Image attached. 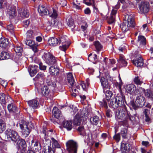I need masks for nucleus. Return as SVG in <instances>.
<instances>
[{
  "label": "nucleus",
  "mask_w": 153,
  "mask_h": 153,
  "mask_svg": "<svg viewBox=\"0 0 153 153\" xmlns=\"http://www.w3.org/2000/svg\"><path fill=\"white\" fill-rule=\"evenodd\" d=\"M119 88L120 90V93L117 94L115 97L112 98L110 101V103H109V107L114 109L122 106L124 107L126 104H127L125 95L121 90V86L120 83Z\"/></svg>",
  "instance_id": "nucleus-1"
},
{
  "label": "nucleus",
  "mask_w": 153,
  "mask_h": 153,
  "mask_svg": "<svg viewBox=\"0 0 153 153\" xmlns=\"http://www.w3.org/2000/svg\"><path fill=\"white\" fill-rule=\"evenodd\" d=\"M123 22L120 25L123 32L125 33L130 28L134 27L135 26L134 19L132 15L127 14L123 17Z\"/></svg>",
  "instance_id": "nucleus-2"
},
{
  "label": "nucleus",
  "mask_w": 153,
  "mask_h": 153,
  "mask_svg": "<svg viewBox=\"0 0 153 153\" xmlns=\"http://www.w3.org/2000/svg\"><path fill=\"white\" fill-rule=\"evenodd\" d=\"M146 102L145 97L140 95L137 96L135 102L133 100H131L129 104L134 109L136 110L139 108H141L144 106Z\"/></svg>",
  "instance_id": "nucleus-3"
},
{
  "label": "nucleus",
  "mask_w": 153,
  "mask_h": 153,
  "mask_svg": "<svg viewBox=\"0 0 153 153\" xmlns=\"http://www.w3.org/2000/svg\"><path fill=\"white\" fill-rule=\"evenodd\" d=\"M115 116L116 118L123 121H133L134 119V117L131 116L126 111L123 109L117 111L116 113Z\"/></svg>",
  "instance_id": "nucleus-4"
},
{
  "label": "nucleus",
  "mask_w": 153,
  "mask_h": 153,
  "mask_svg": "<svg viewBox=\"0 0 153 153\" xmlns=\"http://www.w3.org/2000/svg\"><path fill=\"white\" fill-rule=\"evenodd\" d=\"M42 58L45 63L49 65H57L56 58L49 52L44 53L42 56Z\"/></svg>",
  "instance_id": "nucleus-5"
},
{
  "label": "nucleus",
  "mask_w": 153,
  "mask_h": 153,
  "mask_svg": "<svg viewBox=\"0 0 153 153\" xmlns=\"http://www.w3.org/2000/svg\"><path fill=\"white\" fill-rule=\"evenodd\" d=\"M5 135L7 136V140L12 141L14 143L16 142L19 138H20V136L18 133L16 131L10 129H7L5 132Z\"/></svg>",
  "instance_id": "nucleus-6"
},
{
  "label": "nucleus",
  "mask_w": 153,
  "mask_h": 153,
  "mask_svg": "<svg viewBox=\"0 0 153 153\" xmlns=\"http://www.w3.org/2000/svg\"><path fill=\"white\" fill-rule=\"evenodd\" d=\"M58 39H59V44L62 43V45L59 47V49L61 51H65L70 45V43L68 41L67 37L65 36H59Z\"/></svg>",
  "instance_id": "nucleus-7"
},
{
  "label": "nucleus",
  "mask_w": 153,
  "mask_h": 153,
  "mask_svg": "<svg viewBox=\"0 0 153 153\" xmlns=\"http://www.w3.org/2000/svg\"><path fill=\"white\" fill-rule=\"evenodd\" d=\"M14 143L16 144V148L18 150L20 149L21 153H26L27 144L24 139L21 138L20 137V138H19L18 140H17L16 142Z\"/></svg>",
  "instance_id": "nucleus-8"
},
{
  "label": "nucleus",
  "mask_w": 153,
  "mask_h": 153,
  "mask_svg": "<svg viewBox=\"0 0 153 153\" xmlns=\"http://www.w3.org/2000/svg\"><path fill=\"white\" fill-rule=\"evenodd\" d=\"M66 146L69 153H77V145L76 142L72 140H69L66 143Z\"/></svg>",
  "instance_id": "nucleus-9"
},
{
  "label": "nucleus",
  "mask_w": 153,
  "mask_h": 153,
  "mask_svg": "<svg viewBox=\"0 0 153 153\" xmlns=\"http://www.w3.org/2000/svg\"><path fill=\"white\" fill-rule=\"evenodd\" d=\"M135 58L132 60V63L137 67H141L144 64L143 60L138 51H135L134 54Z\"/></svg>",
  "instance_id": "nucleus-10"
},
{
  "label": "nucleus",
  "mask_w": 153,
  "mask_h": 153,
  "mask_svg": "<svg viewBox=\"0 0 153 153\" xmlns=\"http://www.w3.org/2000/svg\"><path fill=\"white\" fill-rule=\"evenodd\" d=\"M105 98H103L102 101H100L99 104L102 107H104L105 108H108L107 103L113 95V93L111 91L109 90L105 91Z\"/></svg>",
  "instance_id": "nucleus-11"
},
{
  "label": "nucleus",
  "mask_w": 153,
  "mask_h": 153,
  "mask_svg": "<svg viewBox=\"0 0 153 153\" xmlns=\"http://www.w3.org/2000/svg\"><path fill=\"white\" fill-rule=\"evenodd\" d=\"M138 5L141 14L147 13L149 10V4L147 1H141Z\"/></svg>",
  "instance_id": "nucleus-12"
},
{
  "label": "nucleus",
  "mask_w": 153,
  "mask_h": 153,
  "mask_svg": "<svg viewBox=\"0 0 153 153\" xmlns=\"http://www.w3.org/2000/svg\"><path fill=\"white\" fill-rule=\"evenodd\" d=\"M120 3L118 2L115 6V8L112 10L111 13V16L108 19V22L109 24H111L114 22L115 14L117 13V9L120 7Z\"/></svg>",
  "instance_id": "nucleus-13"
},
{
  "label": "nucleus",
  "mask_w": 153,
  "mask_h": 153,
  "mask_svg": "<svg viewBox=\"0 0 153 153\" xmlns=\"http://www.w3.org/2000/svg\"><path fill=\"white\" fill-rule=\"evenodd\" d=\"M9 112L16 115L19 114L20 113V110L15 104L13 103L9 104L7 107Z\"/></svg>",
  "instance_id": "nucleus-14"
},
{
  "label": "nucleus",
  "mask_w": 153,
  "mask_h": 153,
  "mask_svg": "<svg viewBox=\"0 0 153 153\" xmlns=\"http://www.w3.org/2000/svg\"><path fill=\"white\" fill-rule=\"evenodd\" d=\"M77 130L79 132L80 135L85 138L84 139L85 143H88L89 141L90 138L88 135L86 134L84 127L79 126L78 127Z\"/></svg>",
  "instance_id": "nucleus-15"
},
{
  "label": "nucleus",
  "mask_w": 153,
  "mask_h": 153,
  "mask_svg": "<svg viewBox=\"0 0 153 153\" xmlns=\"http://www.w3.org/2000/svg\"><path fill=\"white\" fill-rule=\"evenodd\" d=\"M30 108L32 110L35 111V110L38 108L39 103L36 99L30 100L27 102Z\"/></svg>",
  "instance_id": "nucleus-16"
},
{
  "label": "nucleus",
  "mask_w": 153,
  "mask_h": 153,
  "mask_svg": "<svg viewBox=\"0 0 153 153\" xmlns=\"http://www.w3.org/2000/svg\"><path fill=\"white\" fill-rule=\"evenodd\" d=\"M25 44L30 47L33 51L35 52H36L38 51L37 47L38 45L36 44L35 42L30 39H26L25 41Z\"/></svg>",
  "instance_id": "nucleus-17"
},
{
  "label": "nucleus",
  "mask_w": 153,
  "mask_h": 153,
  "mask_svg": "<svg viewBox=\"0 0 153 153\" xmlns=\"http://www.w3.org/2000/svg\"><path fill=\"white\" fill-rule=\"evenodd\" d=\"M31 149L35 152H39L41 149V146L40 143L36 140L33 139L31 141Z\"/></svg>",
  "instance_id": "nucleus-18"
},
{
  "label": "nucleus",
  "mask_w": 153,
  "mask_h": 153,
  "mask_svg": "<svg viewBox=\"0 0 153 153\" xmlns=\"http://www.w3.org/2000/svg\"><path fill=\"white\" fill-rule=\"evenodd\" d=\"M125 89L126 91L130 94H133L137 93L136 87L134 84H129L126 85Z\"/></svg>",
  "instance_id": "nucleus-19"
},
{
  "label": "nucleus",
  "mask_w": 153,
  "mask_h": 153,
  "mask_svg": "<svg viewBox=\"0 0 153 153\" xmlns=\"http://www.w3.org/2000/svg\"><path fill=\"white\" fill-rule=\"evenodd\" d=\"M37 89L39 94L42 96L47 97L50 91L48 87L46 85L42 87L40 89Z\"/></svg>",
  "instance_id": "nucleus-20"
},
{
  "label": "nucleus",
  "mask_w": 153,
  "mask_h": 153,
  "mask_svg": "<svg viewBox=\"0 0 153 153\" xmlns=\"http://www.w3.org/2000/svg\"><path fill=\"white\" fill-rule=\"evenodd\" d=\"M0 47L6 50L8 49L10 47L8 39L7 38H1L0 39Z\"/></svg>",
  "instance_id": "nucleus-21"
},
{
  "label": "nucleus",
  "mask_w": 153,
  "mask_h": 153,
  "mask_svg": "<svg viewBox=\"0 0 153 153\" xmlns=\"http://www.w3.org/2000/svg\"><path fill=\"white\" fill-rule=\"evenodd\" d=\"M38 70V67L36 65H30L28 68V71L31 77L34 76L37 72Z\"/></svg>",
  "instance_id": "nucleus-22"
},
{
  "label": "nucleus",
  "mask_w": 153,
  "mask_h": 153,
  "mask_svg": "<svg viewBox=\"0 0 153 153\" xmlns=\"http://www.w3.org/2000/svg\"><path fill=\"white\" fill-rule=\"evenodd\" d=\"M33 128V124L27 126V127L21 129L22 137L25 138L27 137L31 131V130Z\"/></svg>",
  "instance_id": "nucleus-23"
},
{
  "label": "nucleus",
  "mask_w": 153,
  "mask_h": 153,
  "mask_svg": "<svg viewBox=\"0 0 153 153\" xmlns=\"http://www.w3.org/2000/svg\"><path fill=\"white\" fill-rule=\"evenodd\" d=\"M53 66L50 67L49 71L50 73L53 75H57L59 72V68L57 65H54Z\"/></svg>",
  "instance_id": "nucleus-24"
},
{
  "label": "nucleus",
  "mask_w": 153,
  "mask_h": 153,
  "mask_svg": "<svg viewBox=\"0 0 153 153\" xmlns=\"http://www.w3.org/2000/svg\"><path fill=\"white\" fill-rule=\"evenodd\" d=\"M45 78V75L43 73H39L36 76H35V78H33V80L35 81L36 83H35L36 86V84L37 83H39V82L42 83Z\"/></svg>",
  "instance_id": "nucleus-25"
},
{
  "label": "nucleus",
  "mask_w": 153,
  "mask_h": 153,
  "mask_svg": "<svg viewBox=\"0 0 153 153\" xmlns=\"http://www.w3.org/2000/svg\"><path fill=\"white\" fill-rule=\"evenodd\" d=\"M53 114L55 117L59 120L62 118L61 111L57 108L55 106L53 108Z\"/></svg>",
  "instance_id": "nucleus-26"
},
{
  "label": "nucleus",
  "mask_w": 153,
  "mask_h": 153,
  "mask_svg": "<svg viewBox=\"0 0 153 153\" xmlns=\"http://www.w3.org/2000/svg\"><path fill=\"white\" fill-rule=\"evenodd\" d=\"M118 65L119 67L126 66L127 65V62L125 60L124 56L120 55L118 59L117 60Z\"/></svg>",
  "instance_id": "nucleus-27"
},
{
  "label": "nucleus",
  "mask_w": 153,
  "mask_h": 153,
  "mask_svg": "<svg viewBox=\"0 0 153 153\" xmlns=\"http://www.w3.org/2000/svg\"><path fill=\"white\" fill-rule=\"evenodd\" d=\"M42 129L43 130L42 133L44 136V138L45 141L51 143V140L49 139V136L51 135H50L49 133L48 132H46V127L45 126H43Z\"/></svg>",
  "instance_id": "nucleus-28"
},
{
  "label": "nucleus",
  "mask_w": 153,
  "mask_h": 153,
  "mask_svg": "<svg viewBox=\"0 0 153 153\" xmlns=\"http://www.w3.org/2000/svg\"><path fill=\"white\" fill-rule=\"evenodd\" d=\"M142 89V88H141ZM142 91H144V93L145 96L148 99L153 101V91L147 89L145 90L142 88Z\"/></svg>",
  "instance_id": "nucleus-29"
},
{
  "label": "nucleus",
  "mask_w": 153,
  "mask_h": 153,
  "mask_svg": "<svg viewBox=\"0 0 153 153\" xmlns=\"http://www.w3.org/2000/svg\"><path fill=\"white\" fill-rule=\"evenodd\" d=\"M101 85L102 87L103 91L105 93V90L108 88V81L104 77H102L100 79Z\"/></svg>",
  "instance_id": "nucleus-30"
},
{
  "label": "nucleus",
  "mask_w": 153,
  "mask_h": 153,
  "mask_svg": "<svg viewBox=\"0 0 153 153\" xmlns=\"http://www.w3.org/2000/svg\"><path fill=\"white\" fill-rule=\"evenodd\" d=\"M48 42L50 46H56L59 44V39L56 38L51 37L49 39Z\"/></svg>",
  "instance_id": "nucleus-31"
},
{
  "label": "nucleus",
  "mask_w": 153,
  "mask_h": 153,
  "mask_svg": "<svg viewBox=\"0 0 153 153\" xmlns=\"http://www.w3.org/2000/svg\"><path fill=\"white\" fill-rule=\"evenodd\" d=\"M62 125L67 130L70 131L72 128V122L71 120H64L62 122Z\"/></svg>",
  "instance_id": "nucleus-32"
},
{
  "label": "nucleus",
  "mask_w": 153,
  "mask_h": 153,
  "mask_svg": "<svg viewBox=\"0 0 153 153\" xmlns=\"http://www.w3.org/2000/svg\"><path fill=\"white\" fill-rule=\"evenodd\" d=\"M48 10L43 5L39 6L38 9V12L42 16L43 15H47Z\"/></svg>",
  "instance_id": "nucleus-33"
},
{
  "label": "nucleus",
  "mask_w": 153,
  "mask_h": 153,
  "mask_svg": "<svg viewBox=\"0 0 153 153\" xmlns=\"http://www.w3.org/2000/svg\"><path fill=\"white\" fill-rule=\"evenodd\" d=\"M88 60L94 64H96L98 60L97 55L95 54H93L92 53H90L88 55Z\"/></svg>",
  "instance_id": "nucleus-34"
},
{
  "label": "nucleus",
  "mask_w": 153,
  "mask_h": 153,
  "mask_svg": "<svg viewBox=\"0 0 153 153\" xmlns=\"http://www.w3.org/2000/svg\"><path fill=\"white\" fill-rule=\"evenodd\" d=\"M82 115H79V113L76 114L75 116L74 121L73 124L74 125L76 126L79 125L80 124L81 121V117H82Z\"/></svg>",
  "instance_id": "nucleus-35"
},
{
  "label": "nucleus",
  "mask_w": 153,
  "mask_h": 153,
  "mask_svg": "<svg viewBox=\"0 0 153 153\" xmlns=\"http://www.w3.org/2000/svg\"><path fill=\"white\" fill-rule=\"evenodd\" d=\"M47 15L54 19H56L58 16L56 11L53 8L48 10Z\"/></svg>",
  "instance_id": "nucleus-36"
},
{
  "label": "nucleus",
  "mask_w": 153,
  "mask_h": 153,
  "mask_svg": "<svg viewBox=\"0 0 153 153\" xmlns=\"http://www.w3.org/2000/svg\"><path fill=\"white\" fill-rule=\"evenodd\" d=\"M67 78L68 83L71 86H73L74 82V80L72 74L71 73H68L67 75Z\"/></svg>",
  "instance_id": "nucleus-37"
},
{
  "label": "nucleus",
  "mask_w": 153,
  "mask_h": 153,
  "mask_svg": "<svg viewBox=\"0 0 153 153\" xmlns=\"http://www.w3.org/2000/svg\"><path fill=\"white\" fill-rule=\"evenodd\" d=\"M137 43L141 46L145 45L146 44V38L143 36H138Z\"/></svg>",
  "instance_id": "nucleus-38"
},
{
  "label": "nucleus",
  "mask_w": 153,
  "mask_h": 153,
  "mask_svg": "<svg viewBox=\"0 0 153 153\" xmlns=\"http://www.w3.org/2000/svg\"><path fill=\"white\" fill-rule=\"evenodd\" d=\"M19 124L21 129H22V128H24L25 127H27V126L31 125H33L31 123H28L23 120H21Z\"/></svg>",
  "instance_id": "nucleus-39"
},
{
  "label": "nucleus",
  "mask_w": 153,
  "mask_h": 153,
  "mask_svg": "<svg viewBox=\"0 0 153 153\" xmlns=\"http://www.w3.org/2000/svg\"><path fill=\"white\" fill-rule=\"evenodd\" d=\"M90 122L92 124L97 125L100 122V120L98 116H95L90 118Z\"/></svg>",
  "instance_id": "nucleus-40"
},
{
  "label": "nucleus",
  "mask_w": 153,
  "mask_h": 153,
  "mask_svg": "<svg viewBox=\"0 0 153 153\" xmlns=\"http://www.w3.org/2000/svg\"><path fill=\"white\" fill-rule=\"evenodd\" d=\"M51 143H52V147L54 148H60V146L59 143L58 141L55 140L54 138H51Z\"/></svg>",
  "instance_id": "nucleus-41"
},
{
  "label": "nucleus",
  "mask_w": 153,
  "mask_h": 153,
  "mask_svg": "<svg viewBox=\"0 0 153 153\" xmlns=\"http://www.w3.org/2000/svg\"><path fill=\"white\" fill-rule=\"evenodd\" d=\"M10 57V55L9 53L4 51L1 52L0 54V60H3L8 59Z\"/></svg>",
  "instance_id": "nucleus-42"
},
{
  "label": "nucleus",
  "mask_w": 153,
  "mask_h": 153,
  "mask_svg": "<svg viewBox=\"0 0 153 153\" xmlns=\"http://www.w3.org/2000/svg\"><path fill=\"white\" fill-rule=\"evenodd\" d=\"M94 45L96 49L97 53L98 54L99 52L102 48V46L98 41H95L94 42Z\"/></svg>",
  "instance_id": "nucleus-43"
},
{
  "label": "nucleus",
  "mask_w": 153,
  "mask_h": 153,
  "mask_svg": "<svg viewBox=\"0 0 153 153\" xmlns=\"http://www.w3.org/2000/svg\"><path fill=\"white\" fill-rule=\"evenodd\" d=\"M133 81L135 84L139 85H141L143 82L141 78L138 76H135L134 78Z\"/></svg>",
  "instance_id": "nucleus-44"
},
{
  "label": "nucleus",
  "mask_w": 153,
  "mask_h": 153,
  "mask_svg": "<svg viewBox=\"0 0 153 153\" xmlns=\"http://www.w3.org/2000/svg\"><path fill=\"white\" fill-rule=\"evenodd\" d=\"M7 29L9 31L12 37H13L16 38V36L14 32V27L12 24L8 25L7 26Z\"/></svg>",
  "instance_id": "nucleus-45"
},
{
  "label": "nucleus",
  "mask_w": 153,
  "mask_h": 153,
  "mask_svg": "<svg viewBox=\"0 0 153 153\" xmlns=\"http://www.w3.org/2000/svg\"><path fill=\"white\" fill-rule=\"evenodd\" d=\"M20 16L22 18H27L29 15V11L27 9H24L22 10L21 12L19 13Z\"/></svg>",
  "instance_id": "nucleus-46"
},
{
  "label": "nucleus",
  "mask_w": 153,
  "mask_h": 153,
  "mask_svg": "<svg viewBox=\"0 0 153 153\" xmlns=\"http://www.w3.org/2000/svg\"><path fill=\"white\" fill-rule=\"evenodd\" d=\"M120 135L123 139H126L128 136V131L126 128H122L120 131Z\"/></svg>",
  "instance_id": "nucleus-47"
},
{
  "label": "nucleus",
  "mask_w": 153,
  "mask_h": 153,
  "mask_svg": "<svg viewBox=\"0 0 153 153\" xmlns=\"http://www.w3.org/2000/svg\"><path fill=\"white\" fill-rule=\"evenodd\" d=\"M46 83L48 85L50 86L51 87L54 88L56 86V82L52 80L47 79L46 80Z\"/></svg>",
  "instance_id": "nucleus-48"
},
{
  "label": "nucleus",
  "mask_w": 153,
  "mask_h": 153,
  "mask_svg": "<svg viewBox=\"0 0 153 153\" xmlns=\"http://www.w3.org/2000/svg\"><path fill=\"white\" fill-rule=\"evenodd\" d=\"M6 129V124L4 121L0 119V133H2Z\"/></svg>",
  "instance_id": "nucleus-49"
},
{
  "label": "nucleus",
  "mask_w": 153,
  "mask_h": 153,
  "mask_svg": "<svg viewBox=\"0 0 153 153\" xmlns=\"http://www.w3.org/2000/svg\"><path fill=\"white\" fill-rule=\"evenodd\" d=\"M14 50L16 53H17L18 55L21 56L23 51V48L20 46H16L15 47Z\"/></svg>",
  "instance_id": "nucleus-50"
},
{
  "label": "nucleus",
  "mask_w": 153,
  "mask_h": 153,
  "mask_svg": "<svg viewBox=\"0 0 153 153\" xmlns=\"http://www.w3.org/2000/svg\"><path fill=\"white\" fill-rule=\"evenodd\" d=\"M121 148L122 150L128 151L130 149L129 144L127 143H122L121 144Z\"/></svg>",
  "instance_id": "nucleus-51"
},
{
  "label": "nucleus",
  "mask_w": 153,
  "mask_h": 153,
  "mask_svg": "<svg viewBox=\"0 0 153 153\" xmlns=\"http://www.w3.org/2000/svg\"><path fill=\"white\" fill-rule=\"evenodd\" d=\"M27 38L28 39H33L34 38L35 36L36 35L34 32L32 30H28L26 33Z\"/></svg>",
  "instance_id": "nucleus-52"
},
{
  "label": "nucleus",
  "mask_w": 153,
  "mask_h": 153,
  "mask_svg": "<svg viewBox=\"0 0 153 153\" xmlns=\"http://www.w3.org/2000/svg\"><path fill=\"white\" fill-rule=\"evenodd\" d=\"M66 23L68 26L69 27H72L74 25L73 19L71 17L68 19H66Z\"/></svg>",
  "instance_id": "nucleus-53"
},
{
  "label": "nucleus",
  "mask_w": 153,
  "mask_h": 153,
  "mask_svg": "<svg viewBox=\"0 0 153 153\" xmlns=\"http://www.w3.org/2000/svg\"><path fill=\"white\" fill-rule=\"evenodd\" d=\"M5 95L3 93L0 94V103L2 105H5L6 103L5 100Z\"/></svg>",
  "instance_id": "nucleus-54"
},
{
  "label": "nucleus",
  "mask_w": 153,
  "mask_h": 153,
  "mask_svg": "<svg viewBox=\"0 0 153 153\" xmlns=\"http://www.w3.org/2000/svg\"><path fill=\"white\" fill-rule=\"evenodd\" d=\"M51 146H48V148L46 149L44 153H54L55 151V149L53 147H52L51 144H50Z\"/></svg>",
  "instance_id": "nucleus-55"
},
{
  "label": "nucleus",
  "mask_w": 153,
  "mask_h": 153,
  "mask_svg": "<svg viewBox=\"0 0 153 153\" xmlns=\"http://www.w3.org/2000/svg\"><path fill=\"white\" fill-rule=\"evenodd\" d=\"M7 1L6 0H0V9H2L7 7Z\"/></svg>",
  "instance_id": "nucleus-56"
},
{
  "label": "nucleus",
  "mask_w": 153,
  "mask_h": 153,
  "mask_svg": "<svg viewBox=\"0 0 153 153\" xmlns=\"http://www.w3.org/2000/svg\"><path fill=\"white\" fill-rule=\"evenodd\" d=\"M83 2L87 5L90 6L94 3V0H83Z\"/></svg>",
  "instance_id": "nucleus-57"
},
{
  "label": "nucleus",
  "mask_w": 153,
  "mask_h": 153,
  "mask_svg": "<svg viewBox=\"0 0 153 153\" xmlns=\"http://www.w3.org/2000/svg\"><path fill=\"white\" fill-rule=\"evenodd\" d=\"M15 13L16 12L14 10H10L8 12V14L11 18L15 16Z\"/></svg>",
  "instance_id": "nucleus-58"
},
{
  "label": "nucleus",
  "mask_w": 153,
  "mask_h": 153,
  "mask_svg": "<svg viewBox=\"0 0 153 153\" xmlns=\"http://www.w3.org/2000/svg\"><path fill=\"white\" fill-rule=\"evenodd\" d=\"M113 138L117 141L119 142L120 139V135L119 133L115 134L113 136Z\"/></svg>",
  "instance_id": "nucleus-59"
},
{
  "label": "nucleus",
  "mask_w": 153,
  "mask_h": 153,
  "mask_svg": "<svg viewBox=\"0 0 153 153\" xmlns=\"http://www.w3.org/2000/svg\"><path fill=\"white\" fill-rule=\"evenodd\" d=\"M39 68L41 70H46V66L43 65L42 62H39Z\"/></svg>",
  "instance_id": "nucleus-60"
},
{
  "label": "nucleus",
  "mask_w": 153,
  "mask_h": 153,
  "mask_svg": "<svg viewBox=\"0 0 153 153\" xmlns=\"http://www.w3.org/2000/svg\"><path fill=\"white\" fill-rule=\"evenodd\" d=\"M125 33L119 32L117 34L116 36L117 38L122 39L125 37Z\"/></svg>",
  "instance_id": "nucleus-61"
},
{
  "label": "nucleus",
  "mask_w": 153,
  "mask_h": 153,
  "mask_svg": "<svg viewBox=\"0 0 153 153\" xmlns=\"http://www.w3.org/2000/svg\"><path fill=\"white\" fill-rule=\"evenodd\" d=\"M30 22L29 19H27L24 20L23 21L24 26L25 28L27 27L28 25L30 24Z\"/></svg>",
  "instance_id": "nucleus-62"
},
{
  "label": "nucleus",
  "mask_w": 153,
  "mask_h": 153,
  "mask_svg": "<svg viewBox=\"0 0 153 153\" xmlns=\"http://www.w3.org/2000/svg\"><path fill=\"white\" fill-rule=\"evenodd\" d=\"M112 112L109 109H107L106 111V114L108 117L110 118L112 116Z\"/></svg>",
  "instance_id": "nucleus-63"
},
{
  "label": "nucleus",
  "mask_w": 153,
  "mask_h": 153,
  "mask_svg": "<svg viewBox=\"0 0 153 153\" xmlns=\"http://www.w3.org/2000/svg\"><path fill=\"white\" fill-rule=\"evenodd\" d=\"M0 83L1 85L4 87H6L7 86V81H4L2 79L0 78Z\"/></svg>",
  "instance_id": "nucleus-64"
}]
</instances>
